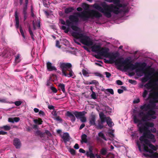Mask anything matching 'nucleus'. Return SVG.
Masks as SVG:
<instances>
[{
	"label": "nucleus",
	"mask_w": 158,
	"mask_h": 158,
	"mask_svg": "<svg viewBox=\"0 0 158 158\" xmlns=\"http://www.w3.org/2000/svg\"><path fill=\"white\" fill-rule=\"evenodd\" d=\"M148 78L146 77L145 76L142 78V81L143 83H145L149 80Z\"/></svg>",
	"instance_id": "nucleus-51"
},
{
	"label": "nucleus",
	"mask_w": 158,
	"mask_h": 158,
	"mask_svg": "<svg viewBox=\"0 0 158 158\" xmlns=\"http://www.w3.org/2000/svg\"><path fill=\"white\" fill-rule=\"evenodd\" d=\"M1 128L3 129L5 131H9L10 129V127L9 126L6 125L3 126Z\"/></svg>",
	"instance_id": "nucleus-41"
},
{
	"label": "nucleus",
	"mask_w": 158,
	"mask_h": 158,
	"mask_svg": "<svg viewBox=\"0 0 158 158\" xmlns=\"http://www.w3.org/2000/svg\"><path fill=\"white\" fill-rule=\"evenodd\" d=\"M68 71L69 72V73L68 74L67 73V72H65V74L67 75V76H65L68 77H71L73 76L74 73L72 71L71 69L68 70Z\"/></svg>",
	"instance_id": "nucleus-34"
},
{
	"label": "nucleus",
	"mask_w": 158,
	"mask_h": 158,
	"mask_svg": "<svg viewBox=\"0 0 158 158\" xmlns=\"http://www.w3.org/2000/svg\"><path fill=\"white\" fill-rule=\"evenodd\" d=\"M100 120H98V124L95 125L98 129H101L104 128L103 123L106 120V117L102 112H101L99 114Z\"/></svg>",
	"instance_id": "nucleus-9"
},
{
	"label": "nucleus",
	"mask_w": 158,
	"mask_h": 158,
	"mask_svg": "<svg viewBox=\"0 0 158 158\" xmlns=\"http://www.w3.org/2000/svg\"><path fill=\"white\" fill-rule=\"evenodd\" d=\"M91 96L92 98L94 99H96L97 98L96 93L94 92H93Z\"/></svg>",
	"instance_id": "nucleus-49"
},
{
	"label": "nucleus",
	"mask_w": 158,
	"mask_h": 158,
	"mask_svg": "<svg viewBox=\"0 0 158 158\" xmlns=\"http://www.w3.org/2000/svg\"><path fill=\"white\" fill-rule=\"evenodd\" d=\"M47 67L48 69L50 71L53 70H57L55 66H52V63L49 62L47 63Z\"/></svg>",
	"instance_id": "nucleus-21"
},
{
	"label": "nucleus",
	"mask_w": 158,
	"mask_h": 158,
	"mask_svg": "<svg viewBox=\"0 0 158 158\" xmlns=\"http://www.w3.org/2000/svg\"><path fill=\"white\" fill-rule=\"evenodd\" d=\"M107 153V150L106 148H102L100 151V154L103 156L106 155Z\"/></svg>",
	"instance_id": "nucleus-32"
},
{
	"label": "nucleus",
	"mask_w": 158,
	"mask_h": 158,
	"mask_svg": "<svg viewBox=\"0 0 158 158\" xmlns=\"http://www.w3.org/2000/svg\"><path fill=\"white\" fill-rule=\"evenodd\" d=\"M111 119L110 117H106V123L108 126L110 127H111L112 126V122L111 121Z\"/></svg>",
	"instance_id": "nucleus-33"
},
{
	"label": "nucleus",
	"mask_w": 158,
	"mask_h": 158,
	"mask_svg": "<svg viewBox=\"0 0 158 158\" xmlns=\"http://www.w3.org/2000/svg\"><path fill=\"white\" fill-rule=\"evenodd\" d=\"M133 119L135 123H138L137 126L138 127V130L140 133H143L142 136L140 137L139 138L142 139L147 138L150 139L151 142L155 143L156 141L154 135L152 134V133H155L156 131V129L154 127V124L152 122H145L142 125L139 126V125L141 124V120L138 119L136 115L133 116Z\"/></svg>",
	"instance_id": "nucleus-1"
},
{
	"label": "nucleus",
	"mask_w": 158,
	"mask_h": 158,
	"mask_svg": "<svg viewBox=\"0 0 158 158\" xmlns=\"http://www.w3.org/2000/svg\"><path fill=\"white\" fill-rule=\"evenodd\" d=\"M74 15H71L69 16V20L73 23H77L79 21L78 17L81 18L84 21L87 20L90 18L95 17L96 18H99L102 16V14L95 10H92L90 12L87 11H83L81 13L76 12Z\"/></svg>",
	"instance_id": "nucleus-3"
},
{
	"label": "nucleus",
	"mask_w": 158,
	"mask_h": 158,
	"mask_svg": "<svg viewBox=\"0 0 158 158\" xmlns=\"http://www.w3.org/2000/svg\"><path fill=\"white\" fill-rule=\"evenodd\" d=\"M146 113H144L143 111H141L139 113V116L140 117H143L145 115Z\"/></svg>",
	"instance_id": "nucleus-57"
},
{
	"label": "nucleus",
	"mask_w": 158,
	"mask_h": 158,
	"mask_svg": "<svg viewBox=\"0 0 158 158\" xmlns=\"http://www.w3.org/2000/svg\"><path fill=\"white\" fill-rule=\"evenodd\" d=\"M22 103V102L20 101H17L14 102L15 104L17 106H19Z\"/></svg>",
	"instance_id": "nucleus-43"
},
{
	"label": "nucleus",
	"mask_w": 158,
	"mask_h": 158,
	"mask_svg": "<svg viewBox=\"0 0 158 158\" xmlns=\"http://www.w3.org/2000/svg\"><path fill=\"white\" fill-rule=\"evenodd\" d=\"M13 144L16 148H19L21 146L20 140L17 138H15L13 140Z\"/></svg>",
	"instance_id": "nucleus-14"
},
{
	"label": "nucleus",
	"mask_w": 158,
	"mask_h": 158,
	"mask_svg": "<svg viewBox=\"0 0 158 158\" xmlns=\"http://www.w3.org/2000/svg\"><path fill=\"white\" fill-rule=\"evenodd\" d=\"M109 49L107 48H104L102 47L101 49L99 54L97 56H95L96 58L98 59H101L100 56H102L105 58L108 57L110 53Z\"/></svg>",
	"instance_id": "nucleus-10"
},
{
	"label": "nucleus",
	"mask_w": 158,
	"mask_h": 158,
	"mask_svg": "<svg viewBox=\"0 0 158 158\" xmlns=\"http://www.w3.org/2000/svg\"><path fill=\"white\" fill-rule=\"evenodd\" d=\"M85 111L79 112L75 111L73 112V114L77 119H80L82 116L85 115Z\"/></svg>",
	"instance_id": "nucleus-17"
},
{
	"label": "nucleus",
	"mask_w": 158,
	"mask_h": 158,
	"mask_svg": "<svg viewBox=\"0 0 158 158\" xmlns=\"http://www.w3.org/2000/svg\"><path fill=\"white\" fill-rule=\"evenodd\" d=\"M80 119L81 121L83 123H84L86 121V118L84 116H82Z\"/></svg>",
	"instance_id": "nucleus-44"
},
{
	"label": "nucleus",
	"mask_w": 158,
	"mask_h": 158,
	"mask_svg": "<svg viewBox=\"0 0 158 158\" xmlns=\"http://www.w3.org/2000/svg\"><path fill=\"white\" fill-rule=\"evenodd\" d=\"M69 152L73 155H75L76 154L75 150L73 148H70L69 150Z\"/></svg>",
	"instance_id": "nucleus-46"
},
{
	"label": "nucleus",
	"mask_w": 158,
	"mask_h": 158,
	"mask_svg": "<svg viewBox=\"0 0 158 158\" xmlns=\"http://www.w3.org/2000/svg\"><path fill=\"white\" fill-rule=\"evenodd\" d=\"M34 122L35 124L40 125L42 124L43 121L41 118H39L38 119H34Z\"/></svg>",
	"instance_id": "nucleus-35"
},
{
	"label": "nucleus",
	"mask_w": 158,
	"mask_h": 158,
	"mask_svg": "<svg viewBox=\"0 0 158 158\" xmlns=\"http://www.w3.org/2000/svg\"><path fill=\"white\" fill-rule=\"evenodd\" d=\"M140 102V99L139 98L135 100L133 102L134 104L138 103Z\"/></svg>",
	"instance_id": "nucleus-61"
},
{
	"label": "nucleus",
	"mask_w": 158,
	"mask_h": 158,
	"mask_svg": "<svg viewBox=\"0 0 158 158\" xmlns=\"http://www.w3.org/2000/svg\"><path fill=\"white\" fill-rule=\"evenodd\" d=\"M86 152H88L89 154V153H93L92 147H90L89 148V151H87Z\"/></svg>",
	"instance_id": "nucleus-56"
},
{
	"label": "nucleus",
	"mask_w": 158,
	"mask_h": 158,
	"mask_svg": "<svg viewBox=\"0 0 158 158\" xmlns=\"http://www.w3.org/2000/svg\"><path fill=\"white\" fill-rule=\"evenodd\" d=\"M128 81L130 83L132 84H135L136 83V81L131 79L129 80Z\"/></svg>",
	"instance_id": "nucleus-54"
},
{
	"label": "nucleus",
	"mask_w": 158,
	"mask_h": 158,
	"mask_svg": "<svg viewBox=\"0 0 158 158\" xmlns=\"http://www.w3.org/2000/svg\"><path fill=\"white\" fill-rule=\"evenodd\" d=\"M82 73L83 75L85 76H87L88 77L89 76L88 75L89 73L88 72H87L86 70L84 69H83L82 70Z\"/></svg>",
	"instance_id": "nucleus-42"
},
{
	"label": "nucleus",
	"mask_w": 158,
	"mask_h": 158,
	"mask_svg": "<svg viewBox=\"0 0 158 158\" xmlns=\"http://www.w3.org/2000/svg\"><path fill=\"white\" fill-rule=\"evenodd\" d=\"M73 112H71L69 111H68L66 113V115L70 118L72 122H74L76 120L75 116L73 114Z\"/></svg>",
	"instance_id": "nucleus-15"
},
{
	"label": "nucleus",
	"mask_w": 158,
	"mask_h": 158,
	"mask_svg": "<svg viewBox=\"0 0 158 158\" xmlns=\"http://www.w3.org/2000/svg\"><path fill=\"white\" fill-rule=\"evenodd\" d=\"M71 35L77 40L80 39V42L83 44L87 46L91 45L93 44V42L89 37L88 36L84 35L83 33L73 31Z\"/></svg>",
	"instance_id": "nucleus-6"
},
{
	"label": "nucleus",
	"mask_w": 158,
	"mask_h": 158,
	"mask_svg": "<svg viewBox=\"0 0 158 158\" xmlns=\"http://www.w3.org/2000/svg\"><path fill=\"white\" fill-rule=\"evenodd\" d=\"M107 5L105 2L101 3L100 5H99L98 3H95L92 5V7L95 9L103 13L106 17L110 18L112 16L111 14L110 13L109 10H108L103 6V5Z\"/></svg>",
	"instance_id": "nucleus-8"
},
{
	"label": "nucleus",
	"mask_w": 158,
	"mask_h": 158,
	"mask_svg": "<svg viewBox=\"0 0 158 158\" xmlns=\"http://www.w3.org/2000/svg\"><path fill=\"white\" fill-rule=\"evenodd\" d=\"M148 78L146 77L145 76L142 78V81L143 83H145L149 80Z\"/></svg>",
	"instance_id": "nucleus-50"
},
{
	"label": "nucleus",
	"mask_w": 158,
	"mask_h": 158,
	"mask_svg": "<svg viewBox=\"0 0 158 158\" xmlns=\"http://www.w3.org/2000/svg\"><path fill=\"white\" fill-rule=\"evenodd\" d=\"M94 74L97 76H98L100 77H102V75L101 73H95Z\"/></svg>",
	"instance_id": "nucleus-62"
},
{
	"label": "nucleus",
	"mask_w": 158,
	"mask_h": 158,
	"mask_svg": "<svg viewBox=\"0 0 158 158\" xmlns=\"http://www.w3.org/2000/svg\"><path fill=\"white\" fill-rule=\"evenodd\" d=\"M27 9V8H23L22 13L23 16L24 21H25L28 17Z\"/></svg>",
	"instance_id": "nucleus-22"
},
{
	"label": "nucleus",
	"mask_w": 158,
	"mask_h": 158,
	"mask_svg": "<svg viewBox=\"0 0 158 158\" xmlns=\"http://www.w3.org/2000/svg\"><path fill=\"white\" fill-rule=\"evenodd\" d=\"M148 92L146 90H145L142 96L143 98H145L146 97L147 95L148 94Z\"/></svg>",
	"instance_id": "nucleus-47"
},
{
	"label": "nucleus",
	"mask_w": 158,
	"mask_h": 158,
	"mask_svg": "<svg viewBox=\"0 0 158 158\" xmlns=\"http://www.w3.org/2000/svg\"><path fill=\"white\" fill-rule=\"evenodd\" d=\"M115 63L120 67H124V69L126 70H134L136 69V72L143 71L144 72V68H145L147 65L145 62L140 63L138 62H136L135 64L131 63L129 59L127 58L125 60L123 57L119 58L115 60Z\"/></svg>",
	"instance_id": "nucleus-2"
},
{
	"label": "nucleus",
	"mask_w": 158,
	"mask_h": 158,
	"mask_svg": "<svg viewBox=\"0 0 158 158\" xmlns=\"http://www.w3.org/2000/svg\"><path fill=\"white\" fill-rule=\"evenodd\" d=\"M108 134L109 135V136L110 137H111L112 138H113L114 137V135L113 134V131H112L111 132H109Z\"/></svg>",
	"instance_id": "nucleus-55"
},
{
	"label": "nucleus",
	"mask_w": 158,
	"mask_h": 158,
	"mask_svg": "<svg viewBox=\"0 0 158 158\" xmlns=\"http://www.w3.org/2000/svg\"><path fill=\"white\" fill-rule=\"evenodd\" d=\"M89 85L94 84L96 85H99L98 82L96 80H93L91 81V82H89Z\"/></svg>",
	"instance_id": "nucleus-39"
},
{
	"label": "nucleus",
	"mask_w": 158,
	"mask_h": 158,
	"mask_svg": "<svg viewBox=\"0 0 158 158\" xmlns=\"http://www.w3.org/2000/svg\"><path fill=\"white\" fill-rule=\"evenodd\" d=\"M105 74L106 75V77L109 78L111 76V74L109 72H106Z\"/></svg>",
	"instance_id": "nucleus-64"
},
{
	"label": "nucleus",
	"mask_w": 158,
	"mask_h": 158,
	"mask_svg": "<svg viewBox=\"0 0 158 158\" xmlns=\"http://www.w3.org/2000/svg\"><path fill=\"white\" fill-rule=\"evenodd\" d=\"M147 70L146 69H145L144 68V72H143V71H138V72H141L143 73H144V76L150 80L151 79V76L152 74V72L149 71H148L147 72H146V71H147Z\"/></svg>",
	"instance_id": "nucleus-18"
},
{
	"label": "nucleus",
	"mask_w": 158,
	"mask_h": 158,
	"mask_svg": "<svg viewBox=\"0 0 158 158\" xmlns=\"http://www.w3.org/2000/svg\"><path fill=\"white\" fill-rule=\"evenodd\" d=\"M110 2H113L114 4H111L110 5H103L110 13L113 12L115 14H118L123 11V10L120 8L123 7L122 4L120 3V0H107Z\"/></svg>",
	"instance_id": "nucleus-5"
},
{
	"label": "nucleus",
	"mask_w": 158,
	"mask_h": 158,
	"mask_svg": "<svg viewBox=\"0 0 158 158\" xmlns=\"http://www.w3.org/2000/svg\"><path fill=\"white\" fill-rule=\"evenodd\" d=\"M74 10L73 7H69L67 8L64 10V13L66 14H68L73 12Z\"/></svg>",
	"instance_id": "nucleus-27"
},
{
	"label": "nucleus",
	"mask_w": 158,
	"mask_h": 158,
	"mask_svg": "<svg viewBox=\"0 0 158 158\" xmlns=\"http://www.w3.org/2000/svg\"><path fill=\"white\" fill-rule=\"evenodd\" d=\"M39 114L40 115H41L43 116H44L45 115V114L44 112L42 110H40L39 111Z\"/></svg>",
	"instance_id": "nucleus-63"
},
{
	"label": "nucleus",
	"mask_w": 158,
	"mask_h": 158,
	"mask_svg": "<svg viewBox=\"0 0 158 158\" xmlns=\"http://www.w3.org/2000/svg\"><path fill=\"white\" fill-rule=\"evenodd\" d=\"M44 133L41 132L40 131H37L35 133V135L36 136H39L41 138L43 137L45 135Z\"/></svg>",
	"instance_id": "nucleus-29"
},
{
	"label": "nucleus",
	"mask_w": 158,
	"mask_h": 158,
	"mask_svg": "<svg viewBox=\"0 0 158 158\" xmlns=\"http://www.w3.org/2000/svg\"><path fill=\"white\" fill-rule=\"evenodd\" d=\"M155 108H151L149 110L147 113L149 115L151 116V115H154L156 114V112L153 110Z\"/></svg>",
	"instance_id": "nucleus-31"
},
{
	"label": "nucleus",
	"mask_w": 158,
	"mask_h": 158,
	"mask_svg": "<svg viewBox=\"0 0 158 158\" xmlns=\"http://www.w3.org/2000/svg\"><path fill=\"white\" fill-rule=\"evenodd\" d=\"M117 84L119 85H122L123 84V82L120 80H118L116 81Z\"/></svg>",
	"instance_id": "nucleus-58"
},
{
	"label": "nucleus",
	"mask_w": 158,
	"mask_h": 158,
	"mask_svg": "<svg viewBox=\"0 0 158 158\" xmlns=\"http://www.w3.org/2000/svg\"><path fill=\"white\" fill-rule=\"evenodd\" d=\"M85 155L87 157H89L90 158H95V156H96L93 153H89V154L88 152H86Z\"/></svg>",
	"instance_id": "nucleus-36"
},
{
	"label": "nucleus",
	"mask_w": 158,
	"mask_h": 158,
	"mask_svg": "<svg viewBox=\"0 0 158 158\" xmlns=\"http://www.w3.org/2000/svg\"><path fill=\"white\" fill-rule=\"evenodd\" d=\"M87 135L85 134L82 135L81 136V142L86 143H87Z\"/></svg>",
	"instance_id": "nucleus-28"
},
{
	"label": "nucleus",
	"mask_w": 158,
	"mask_h": 158,
	"mask_svg": "<svg viewBox=\"0 0 158 158\" xmlns=\"http://www.w3.org/2000/svg\"><path fill=\"white\" fill-rule=\"evenodd\" d=\"M71 26V27L72 29L73 30L75 31L76 32H78L81 31L80 28L74 25L73 24Z\"/></svg>",
	"instance_id": "nucleus-30"
},
{
	"label": "nucleus",
	"mask_w": 158,
	"mask_h": 158,
	"mask_svg": "<svg viewBox=\"0 0 158 158\" xmlns=\"http://www.w3.org/2000/svg\"><path fill=\"white\" fill-rule=\"evenodd\" d=\"M61 28L62 30H64V32L65 33H68L69 31V28L68 27L67 28L65 26H62L61 27Z\"/></svg>",
	"instance_id": "nucleus-37"
},
{
	"label": "nucleus",
	"mask_w": 158,
	"mask_h": 158,
	"mask_svg": "<svg viewBox=\"0 0 158 158\" xmlns=\"http://www.w3.org/2000/svg\"><path fill=\"white\" fill-rule=\"evenodd\" d=\"M119 55V54L118 52L114 53L113 52H110L108 56V58L110 59V60L111 61H114L115 62V61H114L116 58L118 57Z\"/></svg>",
	"instance_id": "nucleus-12"
},
{
	"label": "nucleus",
	"mask_w": 158,
	"mask_h": 158,
	"mask_svg": "<svg viewBox=\"0 0 158 158\" xmlns=\"http://www.w3.org/2000/svg\"><path fill=\"white\" fill-rule=\"evenodd\" d=\"M62 138L65 143H66L67 142L69 141L70 139L69 134L67 132L64 133L62 136Z\"/></svg>",
	"instance_id": "nucleus-13"
},
{
	"label": "nucleus",
	"mask_w": 158,
	"mask_h": 158,
	"mask_svg": "<svg viewBox=\"0 0 158 158\" xmlns=\"http://www.w3.org/2000/svg\"><path fill=\"white\" fill-rule=\"evenodd\" d=\"M51 85H52L50 80L47 81L46 84V85L47 86H50Z\"/></svg>",
	"instance_id": "nucleus-60"
},
{
	"label": "nucleus",
	"mask_w": 158,
	"mask_h": 158,
	"mask_svg": "<svg viewBox=\"0 0 158 158\" xmlns=\"http://www.w3.org/2000/svg\"><path fill=\"white\" fill-rule=\"evenodd\" d=\"M147 138H139V140L141 143H142L143 142L144 143L143 144L144 150L151 153L152 154L154 153L153 150L156 151L157 150V148L151 143V140L150 141Z\"/></svg>",
	"instance_id": "nucleus-7"
},
{
	"label": "nucleus",
	"mask_w": 158,
	"mask_h": 158,
	"mask_svg": "<svg viewBox=\"0 0 158 158\" xmlns=\"http://www.w3.org/2000/svg\"><path fill=\"white\" fill-rule=\"evenodd\" d=\"M101 90L102 91L104 92L105 93L107 94V92H109L111 94H114V92L113 90L112 89H105L104 88L101 89Z\"/></svg>",
	"instance_id": "nucleus-25"
},
{
	"label": "nucleus",
	"mask_w": 158,
	"mask_h": 158,
	"mask_svg": "<svg viewBox=\"0 0 158 158\" xmlns=\"http://www.w3.org/2000/svg\"><path fill=\"white\" fill-rule=\"evenodd\" d=\"M141 120L144 122H148V121L151 120L150 116L147 113L142 118Z\"/></svg>",
	"instance_id": "nucleus-23"
},
{
	"label": "nucleus",
	"mask_w": 158,
	"mask_h": 158,
	"mask_svg": "<svg viewBox=\"0 0 158 158\" xmlns=\"http://www.w3.org/2000/svg\"><path fill=\"white\" fill-rule=\"evenodd\" d=\"M101 48L100 45H94L92 47V50L93 52L98 53V55Z\"/></svg>",
	"instance_id": "nucleus-16"
},
{
	"label": "nucleus",
	"mask_w": 158,
	"mask_h": 158,
	"mask_svg": "<svg viewBox=\"0 0 158 158\" xmlns=\"http://www.w3.org/2000/svg\"><path fill=\"white\" fill-rule=\"evenodd\" d=\"M98 135L100 137H101L102 139L105 140H106V138L105 137L104 134L102 132H100L98 133Z\"/></svg>",
	"instance_id": "nucleus-38"
},
{
	"label": "nucleus",
	"mask_w": 158,
	"mask_h": 158,
	"mask_svg": "<svg viewBox=\"0 0 158 158\" xmlns=\"http://www.w3.org/2000/svg\"><path fill=\"white\" fill-rule=\"evenodd\" d=\"M151 157L152 158H158V153L155 152L151 154Z\"/></svg>",
	"instance_id": "nucleus-45"
},
{
	"label": "nucleus",
	"mask_w": 158,
	"mask_h": 158,
	"mask_svg": "<svg viewBox=\"0 0 158 158\" xmlns=\"http://www.w3.org/2000/svg\"><path fill=\"white\" fill-rule=\"evenodd\" d=\"M20 120V119L19 117L10 118H8V121L9 122L13 123L15 122L16 123L19 122Z\"/></svg>",
	"instance_id": "nucleus-24"
},
{
	"label": "nucleus",
	"mask_w": 158,
	"mask_h": 158,
	"mask_svg": "<svg viewBox=\"0 0 158 158\" xmlns=\"http://www.w3.org/2000/svg\"><path fill=\"white\" fill-rule=\"evenodd\" d=\"M50 89L54 93H56L57 92V89L55 87L53 86H51Z\"/></svg>",
	"instance_id": "nucleus-48"
},
{
	"label": "nucleus",
	"mask_w": 158,
	"mask_h": 158,
	"mask_svg": "<svg viewBox=\"0 0 158 158\" xmlns=\"http://www.w3.org/2000/svg\"><path fill=\"white\" fill-rule=\"evenodd\" d=\"M148 78L146 77L145 76L142 78V81L143 83H145L149 80Z\"/></svg>",
	"instance_id": "nucleus-52"
},
{
	"label": "nucleus",
	"mask_w": 158,
	"mask_h": 158,
	"mask_svg": "<svg viewBox=\"0 0 158 158\" xmlns=\"http://www.w3.org/2000/svg\"><path fill=\"white\" fill-rule=\"evenodd\" d=\"M96 121V117L94 115H92L89 119V124L90 125H96L95 123Z\"/></svg>",
	"instance_id": "nucleus-19"
},
{
	"label": "nucleus",
	"mask_w": 158,
	"mask_h": 158,
	"mask_svg": "<svg viewBox=\"0 0 158 158\" xmlns=\"http://www.w3.org/2000/svg\"><path fill=\"white\" fill-rule=\"evenodd\" d=\"M58 89L59 90H61L64 93H65V85L63 83H60L58 85Z\"/></svg>",
	"instance_id": "nucleus-26"
},
{
	"label": "nucleus",
	"mask_w": 158,
	"mask_h": 158,
	"mask_svg": "<svg viewBox=\"0 0 158 158\" xmlns=\"http://www.w3.org/2000/svg\"><path fill=\"white\" fill-rule=\"evenodd\" d=\"M149 98L151 99L149 103L144 104L140 106V109L143 111H147L151 108H155L156 103H158V92L154 91L150 94Z\"/></svg>",
	"instance_id": "nucleus-4"
},
{
	"label": "nucleus",
	"mask_w": 158,
	"mask_h": 158,
	"mask_svg": "<svg viewBox=\"0 0 158 158\" xmlns=\"http://www.w3.org/2000/svg\"><path fill=\"white\" fill-rule=\"evenodd\" d=\"M72 65L70 63H62L60 64V68L61 69L63 75L64 76H67V75L65 74L67 71L69 69H71Z\"/></svg>",
	"instance_id": "nucleus-11"
},
{
	"label": "nucleus",
	"mask_w": 158,
	"mask_h": 158,
	"mask_svg": "<svg viewBox=\"0 0 158 158\" xmlns=\"http://www.w3.org/2000/svg\"><path fill=\"white\" fill-rule=\"evenodd\" d=\"M15 26L17 28L19 27V19L18 15V13L17 11H16L15 13Z\"/></svg>",
	"instance_id": "nucleus-20"
},
{
	"label": "nucleus",
	"mask_w": 158,
	"mask_h": 158,
	"mask_svg": "<svg viewBox=\"0 0 158 158\" xmlns=\"http://www.w3.org/2000/svg\"><path fill=\"white\" fill-rule=\"evenodd\" d=\"M56 46L59 48H61V46L60 45L59 41L58 40H56Z\"/></svg>",
	"instance_id": "nucleus-59"
},
{
	"label": "nucleus",
	"mask_w": 158,
	"mask_h": 158,
	"mask_svg": "<svg viewBox=\"0 0 158 158\" xmlns=\"http://www.w3.org/2000/svg\"><path fill=\"white\" fill-rule=\"evenodd\" d=\"M20 32L21 33V34L22 35V36L24 38H25V36L24 34V32L23 31V30L22 28V27H20Z\"/></svg>",
	"instance_id": "nucleus-53"
},
{
	"label": "nucleus",
	"mask_w": 158,
	"mask_h": 158,
	"mask_svg": "<svg viewBox=\"0 0 158 158\" xmlns=\"http://www.w3.org/2000/svg\"><path fill=\"white\" fill-rule=\"evenodd\" d=\"M73 24V23L70 21L69 20L67 19L66 21V25L68 27H70Z\"/></svg>",
	"instance_id": "nucleus-40"
}]
</instances>
